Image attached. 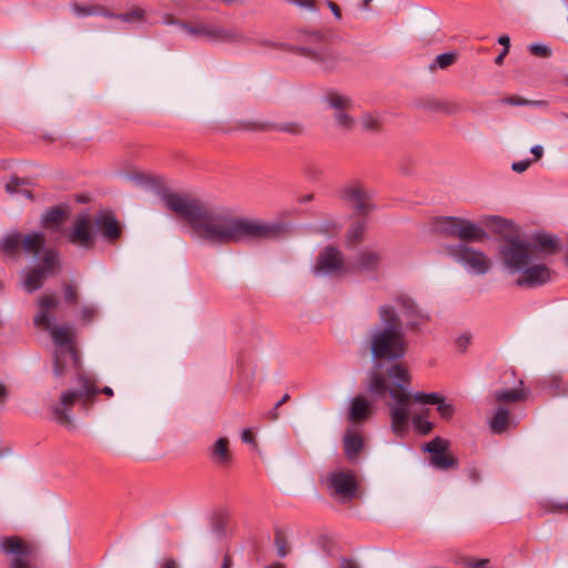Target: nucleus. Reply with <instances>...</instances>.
<instances>
[{
  "label": "nucleus",
  "instance_id": "nucleus-1",
  "mask_svg": "<svg viewBox=\"0 0 568 568\" xmlns=\"http://www.w3.org/2000/svg\"><path fill=\"white\" fill-rule=\"evenodd\" d=\"M166 209L184 219L191 236L209 245H230L276 237L282 225L240 215L226 206H209L184 194L165 193Z\"/></svg>",
  "mask_w": 568,
  "mask_h": 568
},
{
  "label": "nucleus",
  "instance_id": "nucleus-2",
  "mask_svg": "<svg viewBox=\"0 0 568 568\" xmlns=\"http://www.w3.org/2000/svg\"><path fill=\"white\" fill-rule=\"evenodd\" d=\"M383 365L376 363L368 376L367 390L383 398L387 394L392 398L388 405L390 429L396 437L404 438L409 430L410 402L417 404L437 405L442 400L443 394L438 392L410 393L407 385L410 383V374L406 366L400 363L390 364L385 371Z\"/></svg>",
  "mask_w": 568,
  "mask_h": 568
},
{
  "label": "nucleus",
  "instance_id": "nucleus-3",
  "mask_svg": "<svg viewBox=\"0 0 568 568\" xmlns=\"http://www.w3.org/2000/svg\"><path fill=\"white\" fill-rule=\"evenodd\" d=\"M500 239L507 242L500 247L503 272L515 285L536 288L552 281L555 272L545 261L521 246L518 227L513 221L499 217Z\"/></svg>",
  "mask_w": 568,
  "mask_h": 568
},
{
  "label": "nucleus",
  "instance_id": "nucleus-4",
  "mask_svg": "<svg viewBox=\"0 0 568 568\" xmlns=\"http://www.w3.org/2000/svg\"><path fill=\"white\" fill-rule=\"evenodd\" d=\"M45 240L43 232H31L26 235L11 232L0 241V248L6 254H16L22 247L26 254L39 261L38 265L22 272L21 287L28 293L41 288L44 281L59 271V254L55 250L45 247Z\"/></svg>",
  "mask_w": 568,
  "mask_h": 568
},
{
  "label": "nucleus",
  "instance_id": "nucleus-5",
  "mask_svg": "<svg viewBox=\"0 0 568 568\" xmlns=\"http://www.w3.org/2000/svg\"><path fill=\"white\" fill-rule=\"evenodd\" d=\"M379 323L374 324L362 339V346L376 362L396 361L407 352V338L394 305L384 304L377 311Z\"/></svg>",
  "mask_w": 568,
  "mask_h": 568
},
{
  "label": "nucleus",
  "instance_id": "nucleus-6",
  "mask_svg": "<svg viewBox=\"0 0 568 568\" xmlns=\"http://www.w3.org/2000/svg\"><path fill=\"white\" fill-rule=\"evenodd\" d=\"M58 306V300L52 295H44L38 300V312L33 317L37 327L48 331L55 345L54 375L60 378L70 371L78 368L79 358L72 343V327L54 324L49 312Z\"/></svg>",
  "mask_w": 568,
  "mask_h": 568
},
{
  "label": "nucleus",
  "instance_id": "nucleus-7",
  "mask_svg": "<svg viewBox=\"0 0 568 568\" xmlns=\"http://www.w3.org/2000/svg\"><path fill=\"white\" fill-rule=\"evenodd\" d=\"M81 383L78 389H65L61 393L58 400L52 403L50 412L52 419L69 430L75 429L72 408L75 403H80L85 409L94 402L95 396L102 393L106 396H113V389L105 386L98 389L90 381L79 377Z\"/></svg>",
  "mask_w": 568,
  "mask_h": 568
},
{
  "label": "nucleus",
  "instance_id": "nucleus-8",
  "mask_svg": "<svg viewBox=\"0 0 568 568\" xmlns=\"http://www.w3.org/2000/svg\"><path fill=\"white\" fill-rule=\"evenodd\" d=\"M435 230L443 236L463 242H481L488 237L487 231L470 220L457 216H442L435 221Z\"/></svg>",
  "mask_w": 568,
  "mask_h": 568
},
{
  "label": "nucleus",
  "instance_id": "nucleus-9",
  "mask_svg": "<svg viewBox=\"0 0 568 568\" xmlns=\"http://www.w3.org/2000/svg\"><path fill=\"white\" fill-rule=\"evenodd\" d=\"M446 254L459 264L466 272L474 275H484L491 267V261L483 252L459 243L447 245Z\"/></svg>",
  "mask_w": 568,
  "mask_h": 568
},
{
  "label": "nucleus",
  "instance_id": "nucleus-10",
  "mask_svg": "<svg viewBox=\"0 0 568 568\" xmlns=\"http://www.w3.org/2000/svg\"><path fill=\"white\" fill-rule=\"evenodd\" d=\"M325 105L333 110V118L335 125L339 129L351 131L356 125V120L349 114V110L354 106L353 99L338 91H328L323 97Z\"/></svg>",
  "mask_w": 568,
  "mask_h": 568
},
{
  "label": "nucleus",
  "instance_id": "nucleus-11",
  "mask_svg": "<svg viewBox=\"0 0 568 568\" xmlns=\"http://www.w3.org/2000/svg\"><path fill=\"white\" fill-rule=\"evenodd\" d=\"M325 105L333 110V118L335 125L339 129L351 131L356 125V120L349 114V110L354 106L353 99L338 91H328L323 97Z\"/></svg>",
  "mask_w": 568,
  "mask_h": 568
},
{
  "label": "nucleus",
  "instance_id": "nucleus-12",
  "mask_svg": "<svg viewBox=\"0 0 568 568\" xmlns=\"http://www.w3.org/2000/svg\"><path fill=\"white\" fill-rule=\"evenodd\" d=\"M341 197L347 202L358 215H366L375 210L374 191L358 182H351L341 189Z\"/></svg>",
  "mask_w": 568,
  "mask_h": 568
},
{
  "label": "nucleus",
  "instance_id": "nucleus-13",
  "mask_svg": "<svg viewBox=\"0 0 568 568\" xmlns=\"http://www.w3.org/2000/svg\"><path fill=\"white\" fill-rule=\"evenodd\" d=\"M325 483L329 493L343 500L352 499L357 490L355 475L348 469H335L328 473Z\"/></svg>",
  "mask_w": 568,
  "mask_h": 568
},
{
  "label": "nucleus",
  "instance_id": "nucleus-14",
  "mask_svg": "<svg viewBox=\"0 0 568 568\" xmlns=\"http://www.w3.org/2000/svg\"><path fill=\"white\" fill-rule=\"evenodd\" d=\"M346 268L342 253L335 247H326L320 253L313 270L316 275H331L339 271L348 272Z\"/></svg>",
  "mask_w": 568,
  "mask_h": 568
},
{
  "label": "nucleus",
  "instance_id": "nucleus-15",
  "mask_svg": "<svg viewBox=\"0 0 568 568\" xmlns=\"http://www.w3.org/2000/svg\"><path fill=\"white\" fill-rule=\"evenodd\" d=\"M520 244L542 261L558 250L557 237L548 233H536L527 241L520 240Z\"/></svg>",
  "mask_w": 568,
  "mask_h": 568
},
{
  "label": "nucleus",
  "instance_id": "nucleus-16",
  "mask_svg": "<svg viewBox=\"0 0 568 568\" xmlns=\"http://www.w3.org/2000/svg\"><path fill=\"white\" fill-rule=\"evenodd\" d=\"M70 243L73 245L89 248L94 242V234L91 229V222L84 214L75 217L73 225L68 235Z\"/></svg>",
  "mask_w": 568,
  "mask_h": 568
},
{
  "label": "nucleus",
  "instance_id": "nucleus-17",
  "mask_svg": "<svg viewBox=\"0 0 568 568\" xmlns=\"http://www.w3.org/2000/svg\"><path fill=\"white\" fill-rule=\"evenodd\" d=\"M206 39L216 43H231L233 45H242L251 42V39L236 29L223 28L220 26H209Z\"/></svg>",
  "mask_w": 568,
  "mask_h": 568
},
{
  "label": "nucleus",
  "instance_id": "nucleus-18",
  "mask_svg": "<svg viewBox=\"0 0 568 568\" xmlns=\"http://www.w3.org/2000/svg\"><path fill=\"white\" fill-rule=\"evenodd\" d=\"M300 51L303 55L317 62L325 71L336 70L345 61V58L339 52L328 49L312 50L301 48Z\"/></svg>",
  "mask_w": 568,
  "mask_h": 568
},
{
  "label": "nucleus",
  "instance_id": "nucleus-19",
  "mask_svg": "<svg viewBox=\"0 0 568 568\" xmlns=\"http://www.w3.org/2000/svg\"><path fill=\"white\" fill-rule=\"evenodd\" d=\"M381 253L372 247L362 250L355 257L354 261L347 264L349 272H372L376 271L381 265Z\"/></svg>",
  "mask_w": 568,
  "mask_h": 568
},
{
  "label": "nucleus",
  "instance_id": "nucleus-20",
  "mask_svg": "<svg viewBox=\"0 0 568 568\" xmlns=\"http://www.w3.org/2000/svg\"><path fill=\"white\" fill-rule=\"evenodd\" d=\"M94 223L104 240L113 242L120 237L121 226L112 212H99L95 215Z\"/></svg>",
  "mask_w": 568,
  "mask_h": 568
},
{
  "label": "nucleus",
  "instance_id": "nucleus-21",
  "mask_svg": "<svg viewBox=\"0 0 568 568\" xmlns=\"http://www.w3.org/2000/svg\"><path fill=\"white\" fill-rule=\"evenodd\" d=\"M1 549L11 555V567L12 568H29L26 559L27 546L22 544L18 538L8 537L1 540Z\"/></svg>",
  "mask_w": 568,
  "mask_h": 568
},
{
  "label": "nucleus",
  "instance_id": "nucleus-22",
  "mask_svg": "<svg viewBox=\"0 0 568 568\" xmlns=\"http://www.w3.org/2000/svg\"><path fill=\"white\" fill-rule=\"evenodd\" d=\"M396 310L398 308L403 316L407 318V325L416 326L420 321L428 318V314L420 310L417 304L408 296H400L396 300Z\"/></svg>",
  "mask_w": 568,
  "mask_h": 568
},
{
  "label": "nucleus",
  "instance_id": "nucleus-23",
  "mask_svg": "<svg viewBox=\"0 0 568 568\" xmlns=\"http://www.w3.org/2000/svg\"><path fill=\"white\" fill-rule=\"evenodd\" d=\"M508 375V372H505L503 374V383L504 386L499 387V404L501 402L505 403H516L519 400H523L525 398V392H524V382L521 379L515 378L511 386H507L506 377Z\"/></svg>",
  "mask_w": 568,
  "mask_h": 568
},
{
  "label": "nucleus",
  "instance_id": "nucleus-24",
  "mask_svg": "<svg viewBox=\"0 0 568 568\" xmlns=\"http://www.w3.org/2000/svg\"><path fill=\"white\" fill-rule=\"evenodd\" d=\"M373 404L364 396H355L349 402L348 419L352 423L366 420L372 413Z\"/></svg>",
  "mask_w": 568,
  "mask_h": 568
},
{
  "label": "nucleus",
  "instance_id": "nucleus-25",
  "mask_svg": "<svg viewBox=\"0 0 568 568\" xmlns=\"http://www.w3.org/2000/svg\"><path fill=\"white\" fill-rule=\"evenodd\" d=\"M229 440L225 437L219 438L212 447V459L219 465H224L230 462L231 454L229 452Z\"/></svg>",
  "mask_w": 568,
  "mask_h": 568
},
{
  "label": "nucleus",
  "instance_id": "nucleus-26",
  "mask_svg": "<svg viewBox=\"0 0 568 568\" xmlns=\"http://www.w3.org/2000/svg\"><path fill=\"white\" fill-rule=\"evenodd\" d=\"M363 438L356 433H347L344 437V450L348 458H355L363 448Z\"/></svg>",
  "mask_w": 568,
  "mask_h": 568
},
{
  "label": "nucleus",
  "instance_id": "nucleus-27",
  "mask_svg": "<svg viewBox=\"0 0 568 568\" xmlns=\"http://www.w3.org/2000/svg\"><path fill=\"white\" fill-rule=\"evenodd\" d=\"M359 125L363 131L377 132L382 128V119L378 113L366 112L359 118Z\"/></svg>",
  "mask_w": 568,
  "mask_h": 568
},
{
  "label": "nucleus",
  "instance_id": "nucleus-28",
  "mask_svg": "<svg viewBox=\"0 0 568 568\" xmlns=\"http://www.w3.org/2000/svg\"><path fill=\"white\" fill-rule=\"evenodd\" d=\"M457 54L455 52H445L438 54L433 63L429 64V70L434 71L436 69L445 70L452 64L455 63Z\"/></svg>",
  "mask_w": 568,
  "mask_h": 568
},
{
  "label": "nucleus",
  "instance_id": "nucleus-29",
  "mask_svg": "<svg viewBox=\"0 0 568 568\" xmlns=\"http://www.w3.org/2000/svg\"><path fill=\"white\" fill-rule=\"evenodd\" d=\"M63 216L60 207H53L45 211L41 216V223L47 226L57 227Z\"/></svg>",
  "mask_w": 568,
  "mask_h": 568
},
{
  "label": "nucleus",
  "instance_id": "nucleus-30",
  "mask_svg": "<svg viewBox=\"0 0 568 568\" xmlns=\"http://www.w3.org/2000/svg\"><path fill=\"white\" fill-rule=\"evenodd\" d=\"M412 425H413L414 429L420 435H427L434 428V424L423 415L413 416Z\"/></svg>",
  "mask_w": 568,
  "mask_h": 568
},
{
  "label": "nucleus",
  "instance_id": "nucleus-31",
  "mask_svg": "<svg viewBox=\"0 0 568 568\" xmlns=\"http://www.w3.org/2000/svg\"><path fill=\"white\" fill-rule=\"evenodd\" d=\"M70 10L78 18H84L90 16H95L100 13V8L88 4H79L77 2L70 4Z\"/></svg>",
  "mask_w": 568,
  "mask_h": 568
},
{
  "label": "nucleus",
  "instance_id": "nucleus-32",
  "mask_svg": "<svg viewBox=\"0 0 568 568\" xmlns=\"http://www.w3.org/2000/svg\"><path fill=\"white\" fill-rule=\"evenodd\" d=\"M447 449L448 443L440 437H436L423 446V450L433 454V456L446 453Z\"/></svg>",
  "mask_w": 568,
  "mask_h": 568
},
{
  "label": "nucleus",
  "instance_id": "nucleus-33",
  "mask_svg": "<svg viewBox=\"0 0 568 568\" xmlns=\"http://www.w3.org/2000/svg\"><path fill=\"white\" fill-rule=\"evenodd\" d=\"M430 464L434 467L439 468V469H448V468L455 466L456 462L452 456L446 455L445 453H442V454L432 456Z\"/></svg>",
  "mask_w": 568,
  "mask_h": 568
},
{
  "label": "nucleus",
  "instance_id": "nucleus-34",
  "mask_svg": "<svg viewBox=\"0 0 568 568\" xmlns=\"http://www.w3.org/2000/svg\"><path fill=\"white\" fill-rule=\"evenodd\" d=\"M364 231H365L364 223H362V222L354 223L347 232V235H346L347 242L348 243L358 242L362 239Z\"/></svg>",
  "mask_w": 568,
  "mask_h": 568
},
{
  "label": "nucleus",
  "instance_id": "nucleus-35",
  "mask_svg": "<svg viewBox=\"0 0 568 568\" xmlns=\"http://www.w3.org/2000/svg\"><path fill=\"white\" fill-rule=\"evenodd\" d=\"M514 425H516V422L509 416L508 410L499 406V434L506 432Z\"/></svg>",
  "mask_w": 568,
  "mask_h": 568
},
{
  "label": "nucleus",
  "instance_id": "nucleus-36",
  "mask_svg": "<svg viewBox=\"0 0 568 568\" xmlns=\"http://www.w3.org/2000/svg\"><path fill=\"white\" fill-rule=\"evenodd\" d=\"M436 406H437V407H436L437 412L439 413V415H440L443 418L448 419V418H450V417L454 415V413H455V408H454L453 404H450V403H446V400H445V396H444V395H443V397H442V400H440L439 403H437V405H436Z\"/></svg>",
  "mask_w": 568,
  "mask_h": 568
},
{
  "label": "nucleus",
  "instance_id": "nucleus-37",
  "mask_svg": "<svg viewBox=\"0 0 568 568\" xmlns=\"http://www.w3.org/2000/svg\"><path fill=\"white\" fill-rule=\"evenodd\" d=\"M473 335L469 332H464L456 337L455 344L459 352L464 353L471 344Z\"/></svg>",
  "mask_w": 568,
  "mask_h": 568
},
{
  "label": "nucleus",
  "instance_id": "nucleus-38",
  "mask_svg": "<svg viewBox=\"0 0 568 568\" xmlns=\"http://www.w3.org/2000/svg\"><path fill=\"white\" fill-rule=\"evenodd\" d=\"M503 102L506 104L516 105V106H518V105H539L542 103L541 101H531V100H526V99H523L519 97H508V98H505L503 100Z\"/></svg>",
  "mask_w": 568,
  "mask_h": 568
},
{
  "label": "nucleus",
  "instance_id": "nucleus-39",
  "mask_svg": "<svg viewBox=\"0 0 568 568\" xmlns=\"http://www.w3.org/2000/svg\"><path fill=\"white\" fill-rule=\"evenodd\" d=\"M528 49L532 54L542 58H548L551 54L550 48L542 43H532L528 47Z\"/></svg>",
  "mask_w": 568,
  "mask_h": 568
},
{
  "label": "nucleus",
  "instance_id": "nucleus-40",
  "mask_svg": "<svg viewBox=\"0 0 568 568\" xmlns=\"http://www.w3.org/2000/svg\"><path fill=\"white\" fill-rule=\"evenodd\" d=\"M142 17L143 13L141 10H133L131 12L118 14L116 19L121 20L122 22L133 23L140 21Z\"/></svg>",
  "mask_w": 568,
  "mask_h": 568
},
{
  "label": "nucleus",
  "instance_id": "nucleus-41",
  "mask_svg": "<svg viewBox=\"0 0 568 568\" xmlns=\"http://www.w3.org/2000/svg\"><path fill=\"white\" fill-rule=\"evenodd\" d=\"M63 293L67 303L75 304L78 302V291L72 284H64Z\"/></svg>",
  "mask_w": 568,
  "mask_h": 568
},
{
  "label": "nucleus",
  "instance_id": "nucleus-42",
  "mask_svg": "<svg viewBox=\"0 0 568 568\" xmlns=\"http://www.w3.org/2000/svg\"><path fill=\"white\" fill-rule=\"evenodd\" d=\"M290 398V395L288 394H285L275 405L274 407L268 410L266 414H265V417L272 422L274 420H277L278 417H280V414H278V408L288 400Z\"/></svg>",
  "mask_w": 568,
  "mask_h": 568
},
{
  "label": "nucleus",
  "instance_id": "nucleus-43",
  "mask_svg": "<svg viewBox=\"0 0 568 568\" xmlns=\"http://www.w3.org/2000/svg\"><path fill=\"white\" fill-rule=\"evenodd\" d=\"M207 27H209V24H199L195 27H190L184 23L181 24V28L183 30H185L186 32H189L190 34L195 36V37H203V38L206 37V32L204 30H207Z\"/></svg>",
  "mask_w": 568,
  "mask_h": 568
},
{
  "label": "nucleus",
  "instance_id": "nucleus-44",
  "mask_svg": "<svg viewBox=\"0 0 568 568\" xmlns=\"http://www.w3.org/2000/svg\"><path fill=\"white\" fill-rule=\"evenodd\" d=\"M277 129L292 134H301L303 131L302 125L294 122L281 124Z\"/></svg>",
  "mask_w": 568,
  "mask_h": 568
},
{
  "label": "nucleus",
  "instance_id": "nucleus-45",
  "mask_svg": "<svg viewBox=\"0 0 568 568\" xmlns=\"http://www.w3.org/2000/svg\"><path fill=\"white\" fill-rule=\"evenodd\" d=\"M275 546H276V551H277V555L281 557V558H284L287 556V549H286V542L284 540V538L277 534L276 537H275Z\"/></svg>",
  "mask_w": 568,
  "mask_h": 568
},
{
  "label": "nucleus",
  "instance_id": "nucleus-46",
  "mask_svg": "<svg viewBox=\"0 0 568 568\" xmlns=\"http://www.w3.org/2000/svg\"><path fill=\"white\" fill-rule=\"evenodd\" d=\"M531 163H532V161L529 160V159L521 160V161H518V162H514L511 164V169L516 173H523V172H525L531 165Z\"/></svg>",
  "mask_w": 568,
  "mask_h": 568
},
{
  "label": "nucleus",
  "instance_id": "nucleus-47",
  "mask_svg": "<svg viewBox=\"0 0 568 568\" xmlns=\"http://www.w3.org/2000/svg\"><path fill=\"white\" fill-rule=\"evenodd\" d=\"M22 184V181L18 178H12L9 182L6 183V191L10 194H14L19 185Z\"/></svg>",
  "mask_w": 568,
  "mask_h": 568
},
{
  "label": "nucleus",
  "instance_id": "nucleus-48",
  "mask_svg": "<svg viewBox=\"0 0 568 568\" xmlns=\"http://www.w3.org/2000/svg\"><path fill=\"white\" fill-rule=\"evenodd\" d=\"M293 3L300 8L314 10V1L313 0H293Z\"/></svg>",
  "mask_w": 568,
  "mask_h": 568
},
{
  "label": "nucleus",
  "instance_id": "nucleus-49",
  "mask_svg": "<svg viewBox=\"0 0 568 568\" xmlns=\"http://www.w3.org/2000/svg\"><path fill=\"white\" fill-rule=\"evenodd\" d=\"M160 568H180L179 562L173 558H164L160 562Z\"/></svg>",
  "mask_w": 568,
  "mask_h": 568
},
{
  "label": "nucleus",
  "instance_id": "nucleus-50",
  "mask_svg": "<svg viewBox=\"0 0 568 568\" xmlns=\"http://www.w3.org/2000/svg\"><path fill=\"white\" fill-rule=\"evenodd\" d=\"M530 152L532 153L534 158H535V161H538L542 158L544 155V148L541 145H534L531 149H530Z\"/></svg>",
  "mask_w": 568,
  "mask_h": 568
},
{
  "label": "nucleus",
  "instance_id": "nucleus-51",
  "mask_svg": "<svg viewBox=\"0 0 568 568\" xmlns=\"http://www.w3.org/2000/svg\"><path fill=\"white\" fill-rule=\"evenodd\" d=\"M241 438L246 444H254V438L250 429H244L242 432Z\"/></svg>",
  "mask_w": 568,
  "mask_h": 568
},
{
  "label": "nucleus",
  "instance_id": "nucleus-52",
  "mask_svg": "<svg viewBox=\"0 0 568 568\" xmlns=\"http://www.w3.org/2000/svg\"><path fill=\"white\" fill-rule=\"evenodd\" d=\"M341 568H359V566L354 560L343 558L341 561Z\"/></svg>",
  "mask_w": 568,
  "mask_h": 568
},
{
  "label": "nucleus",
  "instance_id": "nucleus-53",
  "mask_svg": "<svg viewBox=\"0 0 568 568\" xmlns=\"http://www.w3.org/2000/svg\"><path fill=\"white\" fill-rule=\"evenodd\" d=\"M328 7H329L332 13L334 14V17L336 19H341L342 18L341 10H339V8H338V6L336 3L329 1L328 2Z\"/></svg>",
  "mask_w": 568,
  "mask_h": 568
},
{
  "label": "nucleus",
  "instance_id": "nucleus-54",
  "mask_svg": "<svg viewBox=\"0 0 568 568\" xmlns=\"http://www.w3.org/2000/svg\"><path fill=\"white\" fill-rule=\"evenodd\" d=\"M489 427L493 433H497V412L489 418Z\"/></svg>",
  "mask_w": 568,
  "mask_h": 568
},
{
  "label": "nucleus",
  "instance_id": "nucleus-55",
  "mask_svg": "<svg viewBox=\"0 0 568 568\" xmlns=\"http://www.w3.org/2000/svg\"><path fill=\"white\" fill-rule=\"evenodd\" d=\"M487 560H478V561H474V562H469L467 565V568H481L486 565Z\"/></svg>",
  "mask_w": 568,
  "mask_h": 568
},
{
  "label": "nucleus",
  "instance_id": "nucleus-56",
  "mask_svg": "<svg viewBox=\"0 0 568 568\" xmlns=\"http://www.w3.org/2000/svg\"><path fill=\"white\" fill-rule=\"evenodd\" d=\"M499 44H501L504 48H509L510 45V39L508 36H500L499 37Z\"/></svg>",
  "mask_w": 568,
  "mask_h": 568
},
{
  "label": "nucleus",
  "instance_id": "nucleus-57",
  "mask_svg": "<svg viewBox=\"0 0 568 568\" xmlns=\"http://www.w3.org/2000/svg\"><path fill=\"white\" fill-rule=\"evenodd\" d=\"M97 16H103V17H106V18H114V19H116L118 14H114V13L108 11V10H102L100 8V13H98Z\"/></svg>",
  "mask_w": 568,
  "mask_h": 568
},
{
  "label": "nucleus",
  "instance_id": "nucleus-58",
  "mask_svg": "<svg viewBox=\"0 0 568 568\" xmlns=\"http://www.w3.org/2000/svg\"><path fill=\"white\" fill-rule=\"evenodd\" d=\"M93 313H94L93 310L88 306L83 307V310H82L83 316L88 317V318L91 317L93 315Z\"/></svg>",
  "mask_w": 568,
  "mask_h": 568
},
{
  "label": "nucleus",
  "instance_id": "nucleus-59",
  "mask_svg": "<svg viewBox=\"0 0 568 568\" xmlns=\"http://www.w3.org/2000/svg\"><path fill=\"white\" fill-rule=\"evenodd\" d=\"M231 566H232V560L230 557L226 556L222 562L221 568H231Z\"/></svg>",
  "mask_w": 568,
  "mask_h": 568
},
{
  "label": "nucleus",
  "instance_id": "nucleus-60",
  "mask_svg": "<svg viewBox=\"0 0 568 568\" xmlns=\"http://www.w3.org/2000/svg\"><path fill=\"white\" fill-rule=\"evenodd\" d=\"M7 396V389L2 383H0V402Z\"/></svg>",
  "mask_w": 568,
  "mask_h": 568
},
{
  "label": "nucleus",
  "instance_id": "nucleus-61",
  "mask_svg": "<svg viewBox=\"0 0 568 568\" xmlns=\"http://www.w3.org/2000/svg\"><path fill=\"white\" fill-rule=\"evenodd\" d=\"M509 48H504L501 52H499V64L503 62L504 57L508 53Z\"/></svg>",
  "mask_w": 568,
  "mask_h": 568
},
{
  "label": "nucleus",
  "instance_id": "nucleus-62",
  "mask_svg": "<svg viewBox=\"0 0 568 568\" xmlns=\"http://www.w3.org/2000/svg\"><path fill=\"white\" fill-rule=\"evenodd\" d=\"M257 43L261 45H265V47H275V43H273L271 41H266V40H261Z\"/></svg>",
  "mask_w": 568,
  "mask_h": 568
},
{
  "label": "nucleus",
  "instance_id": "nucleus-63",
  "mask_svg": "<svg viewBox=\"0 0 568 568\" xmlns=\"http://www.w3.org/2000/svg\"><path fill=\"white\" fill-rule=\"evenodd\" d=\"M264 568H285V566L283 564L277 562V564L267 565Z\"/></svg>",
  "mask_w": 568,
  "mask_h": 568
},
{
  "label": "nucleus",
  "instance_id": "nucleus-64",
  "mask_svg": "<svg viewBox=\"0 0 568 568\" xmlns=\"http://www.w3.org/2000/svg\"><path fill=\"white\" fill-rule=\"evenodd\" d=\"M311 200H312V195H311V194L305 195V196H303V197L301 199V201H302V202H308V201H311Z\"/></svg>",
  "mask_w": 568,
  "mask_h": 568
}]
</instances>
